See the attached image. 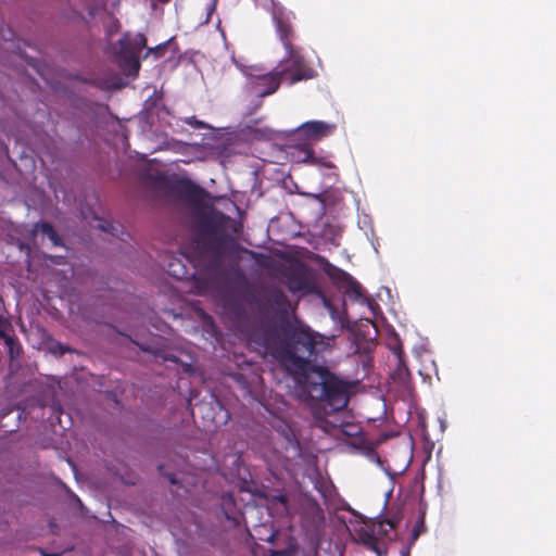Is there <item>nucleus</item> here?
Segmentation results:
<instances>
[{
	"mask_svg": "<svg viewBox=\"0 0 556 556\" xmlns=\"http://www.w3.org/2000/svg\"><path fill=\"white\" fill-rule=\"evenodd\" d=\"M169 41L170 40H167V41H165L163 43L157 45L154 48H149L148 49V54H153L155 59L162 58L165 54V52H166V50L168 48Z\"/></svg>",
	"mask_w": 556,
	"mask_h": 556,
	"instance_id": "nucleus-23",
	"label": "nucleus"
},
{
	"mask_svg": "<svg viewBox=\"0 0 556 556\" xmlns=\"http://www.w3.org/2000/svg\"><path fill=\"white\" fill-rule=\"evenodd\" d=\"M35 230L41 232L47 236L51 241L52 245L61 247L63 245L61 237L58 235L53 226L48 222L37 223L35 225Z\"/></svg>",
	"mask_w": 556,
	"mask_h": 556,
	"instance_id": "nucleus-17",
	"label": "nucleus"
},
{
	"mask_svg": "<svg viewBox=\"0 0 556 556\" xmlns=\"http://www.w3.org/2000/svg\"><path fill=\"white\" fill-rule=\"evenodd\" d=\"M287 551L271 549L270 556H287Z\"/></svg>",
	"mask_w": 556,
	"mask_h": 556,
	"instance_id": "nucleus-28",
	"label": "nucleus"
},
{
	"mask_svg": "<svg viewBox=\"0 0 556 556\" xmlns=\"http://www.w3.org/2000/svg\"><path fill=\"white\" fill-rule=\"evenodd\" d=\"M3 300L0 296V334H4L5 331L12 328L10 320L4 316Z\"/></svg>",
	"mask_w": 556,
	"mask_h": 556,
	"instance_id": "nucleus-21",
	"label": "nucleus"
},
{
	"mask_svg": "<svg viewBox=\"0 0 556 556\" xmlns=\"http://www.w3.org/2000/svg\"><path fill=\"white\" fill-rule=\"evenodd\" d=\"M177 190L191 201L200 200L204 193L201 187L188 179L180 180Z\"/></svg>",
	"mask_w": 556,
	"mask_h": 556,
	"instance_id": "nucleus-14",
	"label": "nucleus"
},
{
	"mask_svg": "<svg viewBox=\"0 0 556 556\" xmlns=\"http://www.w3.org/2000/svg\"><path fill=\"white\" fill-rule=\"evenodd\" d=\"M383 525H388L391 529L394 528V523L389 519H384L380 522V527H382Z\"/></svg>",
	"mask_w": 556,
	"mask_h": 556,
	"instance_id": "nucleus-31",
	"label": "nucleus"
},
{
	"mask_svg": "<svg viewBox=\"0 0 556 556\" xmlns=\"http://www.w3.org/2000/svg\"><path fill=\"white\" fill-rule=\"evenodd\" d=\"M222 509L226 519L239 525V516L236 513V503L232 494H225L222 497Z\"/></svg>",
	"mask_w": 556,
	"mask_h": 556,
	"instance_id": "nucleus-15",
	"label": "nucleus"
},
{
	"mask_svg": "<svg viewBox=\"0 0 556 556\" xmlns=\"http://www.w3.org/2000/svg\"><path fill=\"white\" fill-rule=\"evenodd\" d=\"M0 338L3 339L7 348H8V354L10 359H16L21 356L23 353V349L18 340L14 334L8 333V331L4 332V334H0Z\"/></svg>",
	"mask_w": 556,
	"mask_h": 556,
	"instance_id": "nucleus-16",
	"label": "nucleus"
},
{
	"mask_svg": "<svg viewBox=\"0 0 556 556\" xmlns=\"http://www.w3.org/2000/svg\"><path fill=\"white\" fill-rule=\"evenodd\" d=\"M146 46L147 38L143 34H137L131 37L126 33L113 45V52L126 64L138 71L140 66L139 55Z\"/></svg>",
	"mask_w": 556,
	"mask_h": 556,
	"instance_id": "nucleus-4",
	"label": "nucleus"
},
{
	"mask_svg": "<svg viewBox=\"0 0 556 556\" xmlns=\"http://www.w3.org/2000/svg\"><path fill=\"white\" fill-rule=\"evenodd\" d=\"M240 299L250 307V309L260 316H267L268 303L265 299V290L258 292L248 281L239 290Z\"/></svg>",
	"mask_w": 556,
	"mask_h": 556,
	"instance_id": "nucleus-6",
	"label": "nucleus"
},
{
	"mask_svg": "<svg viewBox=\"0 0 556 556\" xmlns=\"http://www.w3.org/2000/svg\"><path fill=\"white\" fill-rule=\"evenodd\" d=\"M282 80L283 78L281 74H279V70H275L268 74L257 77L253 83L252 88L258 98H264L275 93L279 89Z\"/></svg>",
	"mask_w": 556,
	"mask_h": 556,
	"instance_id": "nucleus-9",
	"label": "nucleus"
},
{
	"mask_svg": "<svg viewBox=\"0 0 556 556\" xmlns=\"http://www.w3.org/2000/svg\"><path fill=\"white\" fill-rule=\"evenodd\" d=\"M279 74H281L283 80L289 85H294L302 80L312 79L317 75L316 71L309 65L295 68H280Z\"/></svg>",
	"mask_w": 556,
	"mask_h": 556,
	"instance_id": "nucleus-12",
	"label": "nucleus"
},
{
	"mask_svg": "<svg viewBox=\"0 0 556 556\" xmlns=\"http://www.w3.org/2000/svg\"><path fill=\"white\" fill-rule=\"evenodd\" d=\"M276 501L279 504H281L285 509H287V504H288V496L287 495L280 494L278 496H276Z\"/></svg>",
	"mask_w": 556,
	"mask_h": 556,
	"instance_id": "nucleus-27",
	"label": "nucleus"
},
{
	"mask_svg": "<svg viewBox=\"0 0 556 556\" xmlns=\"http://www.w3.org/2000/svg\"><path fill=\"white\" fill-rule=\"evenodd\" d=\"M418 535H419L418 531L416 529H414V532H413L414 540L417 539Z\"/></svg>",
	"mask_w": 556,
	"mask_h": 556,
	"instance_id": "nucleus-35",
	"label": "nucleus"
},
{
	"mask_svg": "<svg viewBox=\"0 0 556 556\" xmlns=\"http://www.w3.org/2000/svg\"><path fill=\"white\" fill-rule=\"evenodd\" d=\"M265 299L268 303V314L273 312H285L289 305L287 295L278 288L265 290Z\"/></svg>",
	"mask_w": 556,
	"mask_h": 556,
	"instance_id": "nucleus-13",
	"label": "nucleus"
},
{
	"mask_svg": "<svg viewBox=\"0 0 556 556\" xmlns=\"http://www.w3.org/2000/svg\"><path fill=\"white\" fill-rule=\"evenodd\" d=\"M207 409V405L206 404H197L192 410H191V415L193 418H195L197 414H200L202 415V413Z\"/></svg>",
	"mask_w": 556,
	"mask_h": 556,
	"instance_id": "nucleus-26",
	"label": "nucleus"
},
{
	"mask_svg": "<svg viewBox=\"0 0 556 556\" xmlns=\"http://www.w3.org/2000/svg\"><path fill=\"white\" fill-rule=\"evenodd\" d=\"M321 164H323V166H325L327 168H332L333 167V164L331 162H323Z\"/></svg>",
	"mask_w": 556,
	"mask_h": 556,
	"instance_id": "nucleus-33",
	"label": "nucleus"
},
{
	"mask_svg": "<svg viewBox=\"0 0 556 556\" xmlns=\"http://www.w3.org/2000/svg\"><path fill=\"white\" fill-rule=\"evenodd\" d=\"M41 555L42 556H59L58 554H48V553H46L43 551H41Z\"/></svg>",
	"mask_w": 556,
	"mask_h": 556,
	"instance_id": "nucleus-34",
	"label": "nucleus"
},
{
	"mask_svg": "<svg viewBox=\"0 0 556 556\" xmlns=\"http://www.w3.org/2000/svg\"><path fill=\"white\" fill-rule=\"evenodd\" d=\"M276 535H277V532L273 531V532H270V534L266 539L260 538V540H265V541H267V542L273 544Z\"/></svg>",
	"mask_w": 556,
	"mask_h": 556,
	"instance_id": "nucleus-29",
	"label": "nucleus"
},
{
	"mask_svg": "<svg viewBox=\"0 0 556 556\" xmlns=\"http://www.w3.org/2000/svg\"><path fill=\"white\" fill-rule=\"evenodd\" d=\"M403 556H409L408 551L403 552Z\"/></svg>",
	"mask_w": 556,
	"mask_h": 556,
	"instance_id": "nucleus-36",
	"label": "nucleus"
},
{
	"mask_svg": "<svg viewBox=\"0 0 556 556\" xmlns=\"http://www.w3.org/2000/svg\"><path fill=\"white\" fill-rule=\"evenodd\" d=\"M49 352L55 356H63L65 353L73 352V350L70 346L55 341L49 346Z\"/></svg>",
	"mask_w": 556,
	"mask_h": 556,
	"instance_id": "nucleus-20",
	"label": "nucleus"
},
{
	"mask_svg": "<svg viewBox=\"0 0 556 556\" xmlns=\"http://www.w3.org/2000/svg\"><path fill=\"white\" fill-rule=\"evenodd\" d=\"M271 15L277 35L285 50H291L294 47L292 41L295 38V30L291 21L292 13L287 12L282 5L275 4Z\"/></svg>",
	"mask_w": 556,
	"mask_h": 556,
	"instance_id": "nucleus-5",
	"label": "nucleus"
},
{
	"mask_svg": "<svg viewBox=\"0 0 556 556\" xmlns=\"http://www.w3.org/2000/svg\"><path fill=\"white\" fill-rule=\"evenodd\" d=\"M286 277L288 280V288L292 292L311 293L315 289V286L308 278L307 271L303 265L292 267Z\"/></svg>",
	"mask_w": 556,
	"mask_h": 556,
	"instance_id": "nucleus-8",
	"label": "nucleus"
},
{
	"mask_svg": "<svg viewBox=\"0 0 556 556\" xmlns=\"http://www.w3.org/2000/svg\"><path fill=\"white\" fill-rule=\"evenodd\" d=\"M303 161L311 163V164H318V161H317L316 156L314 155V151L311 149L305 151V156H304Z\"/></svg>",
	"mask_w": 556,
	"mask_h": 556,
	"instance_id": "nucleus-25",
	"label": "nucleus"
},
{
	"mask_svg": "<svg viewBox=\"0 0 556 556\" xmlns=\"http://www.w3.org/2000/svg\"><path fill=\"white\" fill-rule=\"evenodd\" d=\"M372 549L377 553L378 556H382V554L384 552H382V549L380 548V546L378 544H372Z\"/></svg>",
	"mask_w": 556,
	"mask_h": 556,
	"instance_id": "nucleus-30",
	"label": "nucleus"
},
{
	"mask_svg": "<svg viewBox=\"0 0 556 556\" xmlns=\"http://www.w3.org/2000/svg\"><path fill=\"white\" fill-rule=\"evenodd\" d=\"M98 227L105 232L116 236L119 226L113 222L101 219L99 220Z\"/></svg>",
	"mask_w": 556,
	"mask_h": 556,
	"instance_id": "nucleus-22",
	"label": "nucleus"
},
{
	"mask_svg": "<svg viewBox=\"0 0 556 556\" xmlns=\"http://www.w3.org/2000/svg\"><path fill=\"white\" fill-rule=\"evenodd\" d=\"M240 232L241 224L225 214H218L203 223L195 242L201 254L210 255V269H219L224 258L238 251L233 235Z\"/></svg>",
	"mask_w": 556,
	"mask_h": 556,
	"instance_id": "nucleus-2",
	"label": "nucleus"
},
{
	"mask_svg": "<svg viewBox=\"0 0 556 556\" xmlns=\"http://www.w3.org/2000/svg\"><path fill=\"white\" fill-rule=\"evenodd\" d=\"M285 62H289L290 64L285 66L283 68H295L308 65L304 56L302 55L301 50L295 47L291 48V50H286V58L281 61V63Z\"/></svg>",
	"mask_w": 556,
	"mask_h": 556,
	"instance_id": "nucleus-18",
	"label": "nucleus"
},
{
	"mask_svg": "<svg viewBox=\"0 0 556 556\" xmlns=\"http://www.w3.org/2000/svg\"><path fill=\"white\" fill-rule=\"evenodd\" d=\"M157 470L160 472L161 476L167 478V480L169 481L170 484H176L178 483V480L176 478V475L174 472H167L165 470V465H159L157 466Z\"/></svg>",
	"mask_w": 556,
	"mask_h": 556,
	"instance_id": "nucleus-24",
	"label": "nucleus"
},
{
	"mask_svg": "<svg viewBox=\"0 0 556 556\" xmlns=\"http://www.w3.org/2000/svg\"><path fill=\"white\" fill-rule=\"evenodd\" d=\"M189 124L190 125H195L199 128H203L204 127V124L202 122H198V121H194V123L189 122Z\"/></svg>",
	"mask_w": 556,
	"mask_h": 556,
	"instance_id": "nucleus-32",
	"label": "nucleus"
},
{
	"mask_svg": "<svg viewBox=\"0 0 556 556\" xmlns=\"http://www.w3.org/2000/svg\"><path fill=\"white\" fill-rule=\"evenodd\" d=\"M327 274L332 280L346 283V293L349 295L353 296L355 300H365L362 286L359 285V282L354 280L348 273L331 265L330 268L327 270Z\"/></svg>",
	"mask_w": 556,
	"mask_h": 556,
	"instance_id": "nucleus-10",
	"label": "nucleus"
},
{
	"mask_svg": "<svg viewBox=\"0 0 556 556\" xmlns=\"http://www.w3.org/2000/svg\"><path fill=\"white\" fill-rule=\"evenodd\" d=\"M276 430L283 439L282 447L285 448V451L287 453L291 452V455L289 457H291V458L301 457L302 456V447H301L299 440L295 437L294 431L290 427V425L283 420H279L278 425L276 426Z\"/></svg>",
	"mask_w": 556,
	"mask_h": 556,
	"instance_id": "nucleus-11",
	"label": "nucleus"
},
{
	"mask_svg": "<svg viewBox=\"0 0 556 556\" xmlns=\"http://www.w3.org/2000/svg\"><path fill=\"white\" fill-rule=\"evenodd\" d=\"M336 124L323 121H308L298 128L300 137L308 141H319L331 136L336 131Z\"/></svg>",
	"mask_w": 556,
	"mask_h": 556,
	"instance_id": "nucleus-7",
	"label": "nucleus"
},
{
	"mask_svg": "<svg viewBox=\"0 0 556 556\" xmlns=\"http://www.w3.org/2000/svg\"><path fill=\"white\" fill-rule=\"evenodd\" d=\"M252 341L302 381L319 367L316 365L318 355L334 346L336 336H324L306 325L285 323L258 328Z\"/></svg>",
	"mask_w": 556,
	"mask_h": 556,
	"instance_id": "nucleus-1",
	"label": "nucleus"
},
{
	"mask_svg": "<svg viewBox=\"0 0 556 556\" xmlns=\"http://www.w3.org/2000/svg\"><path fill=\"white\" fill-rule=\"evenodd\" d=\"M168 273L172 276L180 279L186 275V269L185 266L179 261H177L168 264Z\"/></svg>",
	"mask_w": 556,
	"mask_h": 556,
	"instance_id": "nucleus-19",
	"label": "nucleus"
},
{
	"mask_svg": "<svg viewBox=\"0 0 556 556\" xmlns=\"http://www.w3.org/2000/svg\"><path fill=\"white\" fill-rule=\"evenodd\" d=\"M300 382L311 399L325 402L334 412L346 407L353 387L351 382L340 379L324 367L316 368L308 378H303Z\"/></svg>",
	"mask_w": 556,
	"mask_h": 556,
	"instance_id": "nucleus-3",
	"label": "nucleus"
}]
</instances>
